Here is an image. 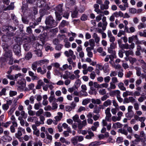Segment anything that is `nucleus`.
Here are the masks:
<instances>
[{
	"instance_id": "1",
	"label": "nucleus",
	"mask_w": 146,
	"mask_h": 146,
	"mask_svg": "<svg viewBox=\"0 0 146 146\" xmlns=\"http://www.w3.org/2000/svg\"><path fill=\"white\" fill-rule=\"evenodd\" d=\"M110 108H108L105 110V113L106 117L104 119H103L102 122V125L103 126H106L108 131H110L111 128V124L110 123H108L107 121H111L112 115L110 112Z\"/></svg>"
},
{
	"instance_id": "2",
	"label": "nucleus",
	"mask_w": 146,
	"mask_h": 146,
	"mask_svg": "<svg viewBox=\"0 0 146 146\" xmlns=\"http://www.w3.org/2000/svg\"><path fill=\"white\" fill-rule=\"evenodd\" d=\"M45 23L46 25V27H44L42 26L40 27V28H42L44 30L55 27L57 25V23L56 22L53 18L50 16L47 17L46 18Z\"/></svg>"
},
{
	"instance_id": "3",
	"label": "nucleus",
	"mask_w": 146,
	"mask_h": 146,
	"mask_svg": "<svg viewBox=\"0 0 146 146\" xmlns=\"http://www.w3.org/2000/svg\"><path fill=\"white\" fill-rule=\"evenodd\" d=\"M17 28L11 26H4L2 27V31L3 32L7 31V35L8 36H12L15 35L14 32Z\"/></svg>"
},
{
	"instance_id": "4",
	"label": "nucleus",
	"mask_w": 146,
	"mask_h": 146,
	"mask_svg": "<svg viewBox=\"0 0 146 146\" xmlns=\"http://www.w3.org/2000/svg\"><path fill=\"white\" fill-rule=\"evenodd\" d=\"M88 86L90 87V89L91 91H90L89 93L90 94H96V92L95 91L96 88H99V84L96 82H93L90 81L88 84Z\"/></svg>"
},
{
	"instance_id": "5",
	"label": "nucleus",
	"mask_w": 146,
	"mask_h": 146,
	"mask_svg": "<svg viewBox=\"0 0 146 146\" xmlns=\"http://www.w3.org/2000/svg\"><path fill=\"white\" fill-rule=\"evenodd\" d=\"M128 41L129 43L133 42H134L135 44L137 45L142 44L141 42L139 40L137 35H133L129 37Z\"/></svg>"
},
{
	"instance_id": "6",
	"label": "nucleus",
	"mask_w": 146,
	"mask_h": 146,
	"mask_svg": "<svg viewBox=\"0 0 146 146\" xmlns=\"http://www.w3.org/2000/svg\"><path fill=\"white\" fill-rule=\"evenodd\" d=\"M37 6L41 8L44 10H48L50 9L48 6L46 5L45 0H38L37 3Z\"/></svg>"
},
{
	"instance_id": "7",
	"label": "nucleus",
	"mask_w": 146,
	"mask_h": 146,
	"mask_svg": "<svg viewBox=\"0 0 146 146\" xmlns=\"http://www.w3.org/2000/svg\"><path fill=\"white\" fill-rule=\"evenodd\" d=\"M106 17H103L102 19V22H99L98 25V26L99 27H102L103 31H105L108 25V23L106 21Z\"/></svg>"
},
{
	"instance_id": "8",
	"label": "nucleus",
	"mask_w": 146,
	"mask_h": 146,
	"mask_svg": "<svg viewBox=\"0 0 146 146\" xmlns=\"http://www.w3.org/2000/svg\"><path fill=\"white\" fill-rule=\"evenodd\" d=\"M13 51L15 54L17 56H19L21 55V47L18 44H16L14 46Z\"/></svg>"
},
{
	"instance_id": "9",
	"label": "nucleus",
	"mask_w": 146,
	"mask_h": 146,
	"mask_svg": "<svg viewBox=\"0 0 146 146\" xmlns=\"http://www.w3.org/2000/svg\"><path fill=\"white\" fill-rule=\"evenodd\" d=\"M64 54L67 57L71 56L74 60L76 59V56L74 54V52L71 49H69L68 50L65 51L64 52Z\"/></svg>"
},
{
	"instance_id": "10",
	"label": "nucleus",
	"mask_w": 146,
	"mask_h": 146,
	"mask_svg": "<svg viewBox=\"0 0 146 146\" xmlns=\"http://www.w3.org/2000/svg\"><path fill=\"white\" fill-rule=\"evenodd\" d=\"M22 132H25V129L21 127H18L17 132L15 134V137L18 138L19 137L22 136L23 135Z\"/></svg>"
},
{
	"instance_id": "11",
	"label": "nucleus",
	"mask_w": 146,
	"mask_h": 146,
	"mask_svg": "<svg viewBox=\"0 0 146 146\" xmlns=\"http://www.w3.org/2000/svg\"><path fill=\"white\" fill-rule=\"evenodd\" d=\"M88 134L86 135L85 137L86 139L90 140L94 137V133L91 131L90 129H88Z\"/></svg>"
},
{
	"instance_id": "12",
	"label": "nucleus",
	"mask_w": 146,
	"mask_h": 146,
	"mask_svg": "<svg viewBox=\"0 0 146 146\" xmlns=\"http://www.w3.org/2000/svg\"><path fill=\"white\" fill-rule=\"evenodd\" d=\"M125 30L126 31V33L129 34L133 33L136 31L135 28L133 26H131L129 28L127 27Z\"/></svg>"
},
{
	"instance_id": "13",
	"label": "nucleus",
	"mask_w": 146,
	"mask_h": 146,
	"mask_svg": "<svg viewBox=\"0 0 146 146\" xmlns=\"http://www.w3.org/2000/svg\"><path fill=\"white\" fill-rule=\"evenodd\" d=\"M59 13L60 14H63L62 6L61 5H59L56 8L55 13Z\"/></svg>"
},
{
	"instance_id": "14",
	"label": "nucleus",
	"mask_w": 146,
	"mask_h": 146,
	"mask_svg": "<svg viewBox=\"0 0 146 146\" xmlns=\"http://www.w3.org/2000/svg\"><path fill=\"white\" fill-rule=\"evenodd\" d=\"M2 139L4 142H9L11 141L12 138L9 135H4L2 137Z\"/></svg>"
},
{
	"instance_id": "15",
	"label": "nucleus",
	"mask_w": 146,
	"mask_h": 146,
	"mask_svg": "<svg viewBox=\"0 0 146 146\" xmlns=\"http://www.w3.org/2000/svg\"><path fill=\"white\" fill-rule=\"evenodd\" d=\"M69 24L68 22L64 20H63L60 23L59 27V29H60L64 27L65 26H66L68 25Z\"/></svg>"
},
{
	"instance_id": "16",
	"label": "nucleus",
	"mask_w": 146,
	"mask_h": 146,
	"mask_svg": "<svg viewBox=\"0 0 146 146\" xmlns=\"http://www.w3.org/2000/svg\"><path fill=\"white\" fill-rule=\"evenodd\" d=\"M94 11L97 14H100V13H102V11L99 9V5L98 4H96L94 5Z\"/></svg>"
},
{
	"instance_id": "17",
	"label": "nucleus",
	"mask_w": 146,
	"mask_h": 146,
	"mask_svg": "<svg viewBox=\"0 0 146 146\" xmlns=\"http://www.w3.org/2000/svg\"><path fill=\"white\" fill-rule=\"evenodd\" d=\"M113 15L116 17H122L123 16V13L120 11L119 12H115L113 13Z\"/></svg>"
},
{
	"instance_id": "18",
	"label": "nucleus",
	"mask_w": 146,
	"mask_h": 146,
	"mask_svg": "<svg viewBox=\"0 0 146 146\" xmlns=\"http://www.w3.org/2000/svg\"><path fill=\"white\" fill-rule=\"evenodd\" d=\"M26 84H25L17 86L18 87L17 90L20 92L24 91L25 89L26 88Z\"/></svg>"
},
{
	"instance_id": "19",
	"label": "nucleus",
	"mask_w": 146,
	"mask_h": 146,
	"mask_svg": "<svg viewBox=\"0 0 146 146\" xmlns=\"http://www.w3.org/2000/svg\"><path fill=\"white\" fill-rule=\"evenodd\" d=\"M37 62L38 65L41 66L43 64L46 63H48L49 62V60L47 59H44L43 60L37 61Z\"/></svg>"
},
{
	"instance_id": "20",
	"label": "nucleus",
	"mask_w": 146,
	"mask_h": 146,
	"mask_svg": "<svg viewBox=\"0 0 146 146\" xmlns=\"http://www.w3.org/2000/svg\"><path fill=\"white\" fill-rule=\"evenodd\" d=\"M120 94V91L118 90H116L111 91L110 93V96L117 95L118 96Z\"/></svg>"
},
{
	"instance_id": "21",
	"label": "nucleus",
	"mask_w": 146,
	"mask_h": 146,
	"mask_svg": "<svg viewBox=\"0 0 146 146\" xmlns=\"http://www.w3.org/2000/svg\"><path fill=\"white\" fill-rule=\"evenodd\" d=\"M58 115L55 116L54 119L56 121H58L61 120L62 117V113L58 112Z\"/></svg>"
},
{
	"instance_id": "22",
	"label": "nucleus",
	"mask_w": 146,
	"mask_h": 146,
	"mask_svg": "<svg viewBox=\"0 0 146 146\" xmlns=\"http://www.w3.org/2000/svg\"><path fill=\"white\" fill-rule=\"evenodd\" d=\"M122 96L124 97H125L128 96H133V92L126 91L125 92H123Z\"/></svg>"
},
{
	"instance_id": "23",
	"label": "nucleus",
	"mask_w": 146,
	"mask_h": 146,
	"mask_svg": "<svg viewBox=\"0 0 146 146\" xmlns=\"http://www.w3.org/2000/svg\"><path fill=\"white\" fill-rule=\"evenodd\" d=\"M118 86L121 90L124 91L126 90V88L124 86V84L122 82H120L118 84Z\"/></svg>"
},
{
	"instance_id": "24",
	"label": "nucleus",
	"mask_w": 146,
	"mask_h": 146,
	"mask_svg": "<svg viewBox=\"0 0 146 146\" xmlns=\"http://www.w3.org/2000/svg\"><path fill=\"white\" fill-rule=\"evenodd\" d=\"M123 126V125L120 123L117 122L113 124V127L115 128H119L122 127Z\"/></svg>"
},
{
	"instance_id": "25",
	"label": "nucleus",
	"mask_w": 146,
	"mask_h": 146,
	"mask_svg": "<svg viewBox=\"0 0 146 146\" xmlns=\"http://www.w3.org/2000/svg\"><path fill=\"white\" fill-rule=\"evenodd\" d=\"M28 88H26L25 89V91H29L30 90H32L34 87V84L33 83H31L28 85Z\"/></svg>"
},
{
	"instance_id": "26",
	"label": "nucleus",
	"mask_w": 146,
	"mask_h": 146,
	"mask_svg": "<svg viewBox=\"0 0 146 146\" xmlns=\"http://www.w3.org/2000/svg\"><path fill=\"white\" fill-rule=\"evenodd\" d=\"M34 52L38 57H42V52L41 50L39 49H36L34 50Z\"/></svg>"
},
{
	"instance_id": "27",
	"label": "nucleus",
	"mask_w": 146,
	"mask_h": 146,
	"mask_svg": "<svg viewBox=\"0 0 146 146\" xmlns=\"http://www.w3.org/2000/svg\"><path fill=\"white\" fill-rule=\"evenodd\" d=\"M93 37L94 38L95 42L96 43H98L100 41V37H99L98 35L94 33L93 35Z\"/></svg>"
},
{
	"instance_id": "28",
	"label": "nucleus",
	"mask_w": 146,
	"mask_h": 146,
	"mask_svg": "<svg viewBox=\"0 0 146 146\" xmlns=\"http://www.w3.org/2000/svg\"><path fill=\"white\" fill-rule=\"evenodd\" d=\"M118 133H121L126 135H127L128 133L126 129H120L118 130Z\"/></svg>"
},
{
	"instance_id": "29",
	"label": "nucleus",
	"mask_w": 146,
	"mask_h": 146,
	"mask_svg": "<svg viewBox=\"0 0 146 146\" xmlns=\"http://www.w3.org/2000/svg\"><path fill=\"white\" fill-rule=\"evenodd\" d=\"M102 144L100 141H94L91 142L90 144L89 145L92 146H99Z\"/></svg>"
},
{
	"instance_id": "30",
	"label": "nucleus",
	"mask_w": 146,
	"mask_h": 146,
	"mask_svg": "<svg viewBox=\"0 0 146 146\" xmlns=\"http://www.w3.org/2000/svg\"><path fill=\"white\" fill-rule=\"evenodd\" d=\"M92 102L94 104H100L101 103V102L100 99H97L92 98L91 99Z\"/></svg>"
},
{
	"instance_id": "31",
	"label": "nucleus",
	"mask_w": 146,
	"mask_h": 146,
	"mask_svg": "<svg viewBox=\"0 0 146 146\" xmlns=\"http://www.w3.org/2000/svg\"><path fill=\"white\" fill-rule=\"evenodd\" d=\"M35 113L36 115L38 117L42 115L44 113V110L40 108Z\"/></svg>"
},
{
	"instance_id": "32",
	"label": "nucleus",
	"mask_w": 146,
	"mask_h": 146,
	"mask_svg": "<svg viewBox=\"0 0 146 146\" xmlns=\"http://www.w3.org/2000/svg\"><path fill=\"white\" fill-rule=\"evenodd\" d=\"M38 65L37 61L33 63L32 64L31 68L34 71H35L37 69V65Z\"/></svg>"
},
{
	"instance_id": "33",
	"label": "nucleus",
	"mask_w": 146,
	"mask_h": 146,
	"mask_svg": "<svg viewBox=\"0 0 146 146\" xmlns=\"http://www.w3.org/2000/svg\"><path fill=\"white\" fill-rule=\"evenodd\" d=\"M67 68L71 70L72 69V66L70 65H69V66L67 64H65L62 66V70H66Z\"/></svg>"
},
{
	"instance_id": "34",
	"label": "nucleus",
	"mask_w": 146,
	"mask_h": 146,
	"mask_svg": "<svg viewBox=\"0 0 146 146\" xmlns=\"http://www.w3.org/2000/svg\"><path fill=\"white\" fill-rule=\"evenodd\" d=\"M88 94L86 91L81 90L79 92V96L81 97L82 96L86 97L88 96Z\"/></svg>"
},
{
	"instance_id": "35",
	"label": "nucleus",
	"mask_w": 146,
	"mask_h": 146,
	"mask_svg": "<svg viewBox=\"0 0 146 146\" xmlns=\"http://www.w3.org/2000/svg\"><path fill=\"white\" fill-rule=\"evenodd\" d=\"M72 118L73 120L75 122L79 123L80 121V120L79 119V116L78 115H75Z\"/></svg>"
},
{
	"instance_id": "36",
	"label": "nucleus",
	"mask_w": 146,
	"mask_h": 146,
	"mask_svg": "<svg viewBox=\"0 0 146 146\" xmlns=\"http://www.w3.org/2000/svg\"><path fill=\"white\" fill-rule=\"evenodd\" d=\"M32 54L31 52H28L25 55L24 58L27 60H29L32 57Z\"/></svg>"
},
{
	"instance_id": "37",
	"label": "nucleus",
	"mask_w": 146,
	"mask_h": 146,
	"mask_svg": "<svg viewBox=\"0 0 146 146\" xmlns=\"http://www.w3.org/2000/svg\"><path fill=\"white\" fill-rule=\"evenodd\" d=\"M70 74V72L68 71H65V74L62 75V77L64 79H66L69 78V75Z\"/></svg>"
},
{
	"instance_id": "38",
	"label": "nucleus",
	"mask_w": 146,
	"mask_h": 146,
	"mask_svg": "<svg viewBox=\"0 0 146 146\" xmlns=\"http://www.w3.org/2000/svg\"><path fill=\"white\" fill-rule=\"evenodd\" d=\"M111 102H112L111 100L108 99L105 101L103 104H104V105L106 107H107L108 106L111 105Z\"/></svg>"
},
{
	"instance_id": "39",
	"label": "nucleus",
	"mask_w": 146,
	"mask_h": 146,
	"mask_svg": "<svg viewBox=\"0 0 146 146\" xmlns=\"http://www.w3.org/2000/svg\"><path fill=\"white\" fill-rule=\"evenodd\" d=\"M33 46L36 49H39L42 47V45L39 44L37 42H35L33 44Z\"/></svg>"
},
{
	"instance_id": "40",
	"label": "nucleus",
	"mask_w": 146,
	"mask_h": 146,
	"mask_svg": "<svg viewBox=\"0 0 146 146\" xmlns=\"http://www.w3.org/2000/svg\"><path fill=\"white\" fill-rule=\"evenodd\" d=\"M110 87L107 88L108 91H110L111 89L113 90L116 88V86L114 84L110 82Z\"/></svg>"
},
{
	"instance_id": "41",
	"label": "nucleus",
	"mask_w": 146,
	"mask_h": 146,
	"mask_svg": "<svg viewBox=\"0 0 146 146\" xmlns=\"http://www.w3.org/2000/svg\"><path fill=\"white\" fill-rule=\"evenodd\" d=\"M126 31L124 29V30H120L117 33V36L118 37H121L122 35H124L125 34Z\"/></svg>"
},
{
	"instance_id": "42",
	"label": "nucleus",
	"mask_w": 146,
	"mask_h": 146,
	"mask_svg": "<svg viewBox=\"0 0 146 146\" xmlns=\"http://www.w3.org/2000/svg\"><path fill=\"white\" fill-rule=\"evenodd\" d=\"M5 56L9 58L12 57V52L11 50H8L7 52H6L4 54Z\"/></svg>"
},
{
	"instance_id": "43",
	"label": "nucleus",
	"mask_w": 146,
	"mask_h": 146,
	"mask_svg": "<svg viewBox=\"0 0 146 146\" xmlns=\"http://www.w3.org/2000/svg\"><path fill=\"white\" fill-rule=\"evenodd\" d=\"M135 69L136 70V74L137 76H140L141 74V68L138 67H136L135 68Z\"/></svg>"
},
{
	"instance_id": "44",
	"label": "nucleus",
	"mask_w": 146,
	"mask_h": 146,
	"mask_svg": "<svg viewBox=\"0 0 146 146\" xmlns=\"http://www.w3.org/2000/svg\"><path fill=\"white\" fill-rule=\"evenodd\" d=\"M129 62L131 65H133L137 62V59L135 58L130 57Z\"/></svg>"
},
{
	"instance_id": "45",
	"label": "nucleus",
	"mask_w": 146,
	"mask_h": 146,
	"mask_svg": "<svg viewBox=\"0 0 146 146\" xmlns=\"http://www.w3.org/2000/svg\"><path fill=\"white\" fill-rule=\"evenodd\" d=\"M60 141L63 143H65L66 144L68 145L70 143V142L66 140L63 137H61L60 138Z\"/></svg>"
},
{
	"instance_id": "46",
	"label": "nucleus",
	"mask_w": 146,
	"mask_h": 146,
	"mask_svg": "<svg viewBox=\"0 0 146 146\" xmlns=\"http://www.w3.org/2000/svg\"><path fill=\"white\" fill-rule=\"evenodd\" d=\"M22 77L23 75L20 73H19L18 74H16L14 76V79L16 80L17 81V79L18 78H19V79H22Z\"/></svg>"
},
{
	"instance_id": "47",
	"label": "nucleus",
	"mask_w": 146,
	"mask_h": 146,
	"mask_svg": "<svg viewBox=\"0 0 146 146\" xmlns=\"http://www.w3.org/2000/svg\"><path fill=\"white\" fill-rule=\"evenodd\" d=\"M125 52L126 56H129V55H133V51L131 50H126Z\"/></svg>"
},
{
	"instance_id": "48",
	"label": "nucleus",
	"mask_w": 146,
	"mask_h": 146,
	"mask_svg": "<svg viewBox=\"0 0 146 146\" xmlns=\"http://www.w3.org/2000/svg\"><path fill=\"white\" fill-rule=\"evenodd\" d=\"M72 59H73L72 58H69L67 59V60L70 65L72 64L73 66H74L75 65V63L73 62Z\"/></svg>"
},
{
	"instance_id": "49",
	"label": "nucleus",
	"mask_w": 146,
	"mask_h": 146,
	"mask_svg": "<svg viewBox=\"0 0 146 146\" xmlns=\"http://www.w3.org/2000/svg\"><path fill=\"white\" fill-rule=\"evenodd\" d=\"M78 15V12L75 10L72 13L71 17L72 18H77Z\"/></svg>"
},
{
	"instance_id": "50",
	"label": "nucleus",
	"mask_w": 146,
	"mask_h": 146,
	"mask_svg": "<svg viewBox=\"0 0 146 146\" xmlns=\"http://www.w3.org/2000/svg\"><path fill=\"white\" fill-rule=\"evenodd\" d=\"M89 42L90 46L94 48L95 45V43L94 40L92 39H90L89 41Z\"/></svg>"
},
{
	"instance_id": "51",
	"label": "nucleus",
	"mask_w": 146,
	"mask_h": 146,
	"mask_svg": "<svg viewBox=\"0 0 146 146\" xmlns=\"http://www.w3.org/2000/svg\"><path fill=\"white\" fill-rule=\"evenodd\" d=\"M120 47L122 49H128L129 48V45L127 43L122 44Z\"/></svg>"
},
{
	"instance_id": "52",
	"label": "nucleus",
	"mask_w": 146,
	"mask_h": 146,
	"mask_svg": "<svg viewBox=\"0 0 146 146\" xmlns=\"http://www.w3.org/2000/svg\"><path fill=\"white\" fill-rule=\"evenodd\" d=\"M104 15H102L101 14H100L99 15H97L96 17V21L97 22H99L101 19H102V17H104Z\"/></svg>"
},
{
	"instance_id": "53",
	"label": "nucleus",
	"mask_w": 146,
	"mask_h": 146,
	"mask_svg": "<svg viewBox=\"0 0 146 146\" xmlns=\"http://www.w3.org/2000/svg\"><path fill=\"white\" fill-rule=\"evenodd\" d=\"M71 141L72 143L74 145H76L78 141L76 136L72 138Z\"/></svg>"
},
{
	"instance_id": "54",
	"label": "nucleus",
	"mask_w": 146,
	"mask_h": 146,
	"mask_svg": "<svg viewBox=\"0 0 146 146\" xmlns=\"http://www.w3.org/2000/svg\"><path fill=\"white\" fill-rule=\"evenodd\" d=\"M90 101V100L89 98H86L83 100L82 104L84 105H86L89 103Z\"/></svg>"
},
{
	"instance_id": "55",
	"label": "nucleus",
	"mask_w": 146,
	"mask_h": 146,
	"mask_svg": "<svg viewBox=\"0 0 146 146\" xmlns=\"http://www.w3.org/2000/svg\"><path fill=\"white\" fill-rule=\"evenodd\" d=\"M11 19L13 20L15 23L17 24L18 23V21L16 16L13 14H12L11 15Z\"/></svg>"
},
{
	"instance_id": "56",
	"label": "nucleus",
	"mask_w": 146,
	"mask_h": 146,
	"mask_svg": "<svg viewBox=\"0 0 146 146\" xmlns=\"http://www.w3.org/2000/svg\"><path fill=\"white\" fill-rule=\"evenodd\" d=\"M62 126L63 127L64 129H67V130L69 131H71L70 128L68 127V125L66 123H64L62 124Z\"/></svg>"
},
{
	"instance_id": "57",
	"label": "nucleus",
	"mask_w": 146,
	"mask_h": 146,
	"mask_svg": "<svg viewBox=\"0 0 146 146\" xmlns=\"http://www.w3.org/2000/svg\"><path fill=\"white\" fill-rule=\"evenodd\" d=\"M2 108L4 111H7L9 108V106L8 104L7 103L3 104L2 105Z\"/></svg>"
},
{
	"instance_id": "58",
	"label": "nucleus",
	"mask_w": 146,
	"mask_h": 146,
	"mask_svg": "<svg viewBox=\"0 0 146 146\" xmlns=\"http://www.w3.org/2000/svg\"><path fill=\"white\" fill-rule=\"evenodd\" d=\"M41 106L40 103H36L35 104L34 106V109L36 110H39Z\"/></svg>"
},
{
	"instance_id": "59",
	"label": "nucleus",
	"mask_w": 146,
	"mask_h": 146,
	"mask_svg": "<svg viewBox=\"0 0 146 146\" xmlns=\"http://www.w3.org/2000/svg\"><path fill=\"white\" fill-rule=\"evenodd\" d=\"M14 4L13 3H11L8 6L7 8V10H13L14 8Z\"/></svg>"
},
{
	"instance_id": "60",
	"label": "nucleus",
	"mask_w": 146,
	"mask_h": 146,
	"mask_svg": "<svg viewBox=\"0 0 146 146\" xmlns=\"http://www.w3.org/2000/svg\"><path fill=\"white\" fill-rule=\"evenodd\" d=\"M117 117L119 120L120 121L121 119V117L123 116V113L120 111H119L117 114Z\"/></svg>"
},
{
	"instance_id": "61",
	"label": "nucleus",
	"mask_w": 146,
	"mask_h": 146,
	"mask_svg": "<svg viewBox=\"0 0 146 146\" xmlns=\"http://www.w3.org/2000/svg\"><path fill=\"white\" fill-rule=\"evenodd\" d=\"M58 108V104L55 102H54L52 104V110H55Z\"/></svg>"
},
{
	"instance_id": "62",
	"label": "nucleus",
	"mask_w": 146,
	"mask_h": 146,
	"mask_svg": "<svg viewBox=\"0 0 146 146\" xmlns=\"http://www.w3.org/2000/svg\"><path fill=\"white\" fill-rule=\"evenodd\" d=\"M129 11L130 13L133 14H135L137 11L136 9L133 8H129Z\"/></svg>"
},
{
	"instance_id": "63",
	"label": "nucleus",
	"mask_w": 146,
	"mask_h": 146,
	"mask_svg": "<svg viewBox=\"0 0 146 146\" xmlns=\"http://www.w3.org/2000/svg\"><path fill=\"white\" fill-rule=\"evenodd\" d=\"M9 68L13 69H15L17 70H19L21 69L17 65H14L11 66Z\"/></svg>"
},
{
	"instance_id": "64",
	"label": "nucleus",
	"mask_w": 146,
	"mask_h": 146,
	"mask_svg": "<svg viewBox=\"0 0 146 146\" xmlns=\"http://www.w3.org/2000/svg\"><path fill=\"white\" fill-rule=\"evenodd\" d=\"M80 73V71L79 70H77L74 71V75L76 76V78H79L80 76L79 75V74Z\"/></svg>"
}]
</instances>
